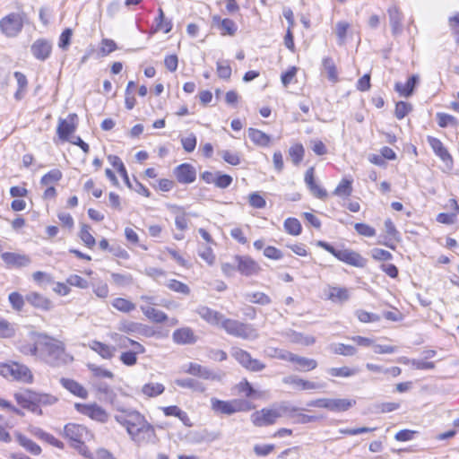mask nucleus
Returning a JSON list of instances; mask_svg holds the SVG:
<instances>
[{"mask_svg":"<svg viewBox=\"0 0 459 459\" xmlns=\"http://www.w3.org/2000/svg\"><path fill=\"white\" fill-rule=\"evenodd\" d=\"M22 27V18L19 13H12L0 20V30L7 37L17 36Z\"/></svg>","mask_w":459,"mask_h":459,"instance_id":"0eeeda50","label":"nucleus"},{"mask_svg":"<svg viewBox=\"0 0 459 459\" xmlns=\"http://www.w3.org/2000/svg\"><path fill=\"white\" fill-rule=\"evenodd\" d=\"M284 229L289 234L298 236L301 233L302 227L299 220L288 218L284 221Z\"/></svg>","mask_w":459,"mask_h":459,"instance_id":"de8ad7c7","label":"nucleus"},{"mask_svg":"<svg viewBox=\"0 0 459 459\" xmlns=\"http://www.w3.org/2000/svg\"><path fill=\"white\" fill-rule=\"evenodd\" d=\"M62 177V172L57 169H54L41 178L40 184L46 186H51L52 184L58 182Z\"/></svg>","mask_w":459,"mask_h":459,"instance_id":"a18cd8bd","label":"nucleus"},{"mask_svg":"<svg viewBox=\"0 0 459 459\" xmlns=\"http://www.w3.org/2000/svg\"><path fill=\"white\" fill-rule=\"evenodd\" d=\"M112 306L124 313H128L135 308V305L128 299L123 298H116L112 301Z\"/></svg>","mask_w":459,"mask_h":459,"instance_id":"49530a36","label":"nucleus"},{"mask_svg":"<svg viewBox=\"0 0 459 459\" xmlns=\"http://www.w3.org/2000/svg\"><path fill=\"white\" fill-rule=\"evenodd\" d=\"M330 349L333 353L342 356H353L357 352L355 347L343 343L332 344Z\"/></svg>","mask_w":459,"mask_h":459,"instance_id":"c03bdc74","label":"nucleus"},{"mask_svg":"<svg viewBox=\"0 0 459 459\" xmlns=\"http://www.w3.org/2000/svg\"><path fill=\"white\" fill-rule=\"evenodd\" d=\"M219 28L221 29L222 35H233L237 30L236 23L230 19H223L220 21Z\"/></svg>","mask_w":459,"mask_h":459,"instance_id":"13d9d810","label":"nucleus"},{"mask_svg":"<svg viewBox=\"0 0 459 459\" xmlns=\"http://www.w3.org/2000/svg\"><path fill=\"white\" fill-rule=\"evenodd\" d=\"M165 390V386L160 383H148L143 385L142 393L147 397H156L161 394Z\"/></svg>","mask_w":459,"mask_h":459,"instance_id":"58836bf2","label":"nucleus"},{"mask_svg":"<svg viewBox=\"0 0 459 459\" xmlns=\"http://www.w3.org/2000/svg\"><path fill=\"white\" fill-rule=\"evenodd\" d=\"M185 372L205 380L221 381L225 376L223 372H215L197 363H190Z\"/></svg>","mask_w":459,"mask_h":459,"instance_id":"9d476101","label":"nucleus"},{"mask_svg":"<svg viewBox=\"0 0 459 459\" xmlns=\"http://www.w3.org/2000/svg\"><path fill=\"white\" fill-rule=\"evenodd\" d=\"M327 299L333 303H344L350 299V290L344 287L329 285L325 290Z\"/></svg>","mask_w":459,"mask_h":459,"instance_id":"aec40b11","label":"nucleus"},{"mask_svg":"<svg viewBox=\"0 0 459 459\" xmlns=\"http://www.w3.org/2000/svg\"><path fill=\"white\" fill-rule=\"evenodd\" d=\"M222 329L234 337L245 340H255L258 338L257 330L250 324H245L238 320L225 318Z\"/></svg>","mask_w":459,"mask_h":459,"instance_id":"20e7f679","label":"nucleus"},{"mask_svg":"<svg viewBox=\"0 0 459 459\" xmlns=\"http://www.w3.org/2000/svg\"><path fill=\"white\" fill-rule=\"evenodd\" d=\"M90 348L97 352L101 358L109 359L114 356L116 348L98 341H92L89 344Z\"/></svg>","mask_w":459,"mask_h":459,"instance_id":"7c9ffc66","label":"nucleus"},{"mask_svg":"<svg viewBox=\"0 0 459 459\" xmlns=\"http://www.w3.org/2000/svg\"><path fill=\"white\" fill-rule=\"evenodd\" d=\"M245 297L247 301L254 304L264 306L271 303L270 297L265 293L260 291L247 293Z\"/></svg>","mask_w":459,"mask_h":459,"instance_id":"79ce46f5","label":"nucleus"},{"mask_svg":"<svg viewBox=\"0 0 459 459\" xmlns=\"http://www.w3.org/2000/svg\"><path fill=\"white\" fill-rule=\"evenodd\" d=\"M140 309L148 319L154 323H163L168 318L164 312L158 310L152 306L141 305Z\"/></svg>","mask_w":459,"mask_h":459,"instance_id":"2f4dec72","label":"nucleus"},{"mask_svg":"<svg viewBox=\"0 0 459 459\" xmlns=\"http://www.w3.org/2000/svg\"><path fill=\"white\" fill-rule=\"evenodd\" d=\"M351 193V181L342 179L334 190V195L339 196H349Z\"/></svg>","mask_w":459,"mask_h":459,"instance_id":"bf43d9fd","label":"nucleus"},{"mask_svg":"<svg viewBox=\"0 0 459 459\" xmlns=\"http://www.w3.org/2000/svg\"><path fill=\"white\" fill-rule=\"evenodd\" d=\"M75 408L79 412L84 414L91 419L100 421L106 422L108 420V413L97 403L83 404L76 403Z\"/></svg>","mask_w":459,"mask_h":459,"instance_id":"9b49d317","label":"nucleus"},{"mask_svg":"<svg viewBox=\"0 0 459 459\" xmlns=\"http://www.w3.org/2000/svg\"><path fill=\"white\" fill-rule=\"evenodd\" d=\"M142 325L132 321H124L119 325V331L126 333H135L140 331Z\"/></svg>","mask_w":459,"mask_h":459,"instance_id":"e2e57ef3","label":"nucleus"},{"mask_svg":"<svg viewBox=\"0 0 459 459\" xmlns=\"http://www.w3.org/2000/svg\"><path fill=\"white\" fill-rule=\"evenodd\" d=\"M232 181H233V178L231 176L227 175V174H222L221 172L217 171V176L215 178L214 185L219 188L224 189V188H227L228 186H230L231 185Z\"/></svg>","mask_w":459,"mask_h":459,"instance_id":"69168bd1","label":"nucleus"},{"mask_svg":"<svg viewBox=\"0 0 459 459\" xmlns=\"http://www.w3.org/2000/svg\"><path fill=\"white\" fill-rule=\"evenodd\" d=\"M12 307L16 311H21L24 306V299L22 295L18 292H12L8 297Z\"/></svg>","mask_w":459,"mask_h":459,"instance_id":"052dcab7","label":"nucleus"},{"mask_svg":"<svg viewBox=\"0 0 459 459\" xmlns=\"http://www.w3.org/2000/svg\"><path fill=\"white\" fill-rule=\"evenodd\" d=\"M76 120H77L76 114H69L66 118L59 119V123L57 126V134L61 140H63V141L69 140V136L76 129Z\"/></svg>","mask_w":459,"mask_h":459,"instance_id":"4468645a","label":"nucleus"},{"mask_svg":"<svg viewBox=\"0 0 459 459\" xmlns=\"http://www.w3.org/2000/svg\"><path fill=\"white\" fill-rule=\"evenodd\" d=\"M0 374L4 377L22 383H31L33 380V375L26 365L13 361L0 364Z\"/></svg>","mask_w":459,"mask_h":459,"instance_id":"39448f33","label":"nucleus"},{"mask_svg":"<svg viewBox=\"0 0 459 459\" xmlns=\"http://www.w3.org/2000/svg\"><path fill=\"white\" fill-rule=\"evenodd\" d=\"M323 67L324 70L327 73V78L331 82H336L338 81V74L333 60L330 57H325L323 59Z\"/></svg>","mask_w":459,"mask_h":459,"instance_id":"37998d69","label":"nucleus"},{"mask_svg":"<svg viewBox=\"0 0 459 459\" xmlns=\"http://www.w3.org/2000/svg\"><path fill=\"white\" fill-rule=\"evenodd\" d=\"M305 183L309 188L310 192L317 198L324 199L326 197L327 193L320 186L315 182L314 168H309L305 174Z\"/></svg>","mask_w":459,"mask_h":459,"instance_id":"412c9836","label":"nucleus"},{"mask_svg":"<svg viewBox=\"0 0 459 459\" xmlns=\"http://www.w3.org/2000/svg\"><path fill=\"white\" fill-rule=\"evenodd\" d=\"M197 314L208 324L222 327L225 316L218 311L208 307L202 306L196 309Z\"/></svg>","mask_w":459,"mask_h":459,"instance_id":"f3484780","label":"nucleus"},{"mask_svg":"<svg viewBox=\"0 0 459 459\" xmlns=\"http://www.w3.org/2000/svg\"><path fill=\"white\" fill-rule=\"evenodd\" d=\"M328 374L332 377H350L355 376L359 372L357 368H349V367H342V368H330L327 370Z\"/></svg>","mask_w":459,"mask_h":459,"instance_id":"a19ab883","label":"nucleus"},{"mask_svg":"<svg viewBox=\"0 0 459 459\" xmlns=\"http://www.w3.org/2000/svg\"><path fill=\"white\" fill-rule=\"evenodd\" d=\"M350 24L347 22H339L335 25V33L338 38V44L343 45L346 40V35Z\"/></svg>","mask_w":459,"mask_h":459,"instance_id":"864d4df0","label":"nucleus"},{"mask_svg":"<svg viewBox=\"0 0 459 459\" xmlns=\"http://www.w3.org/2000/svg\"><path fill=\"white\" fill-rule=\"evenodd\" d=\"M181 143L186 152H192L196 146V137L194 134L181 138Z\"/></svg>","mask_w":459,"mask_h":459,"instance_id":"774afa93","label":"nucleus"},{"mask_svg":"<svg viewBox=\"0 0 459 459\" xmlns=\"http://www.w3.org/2000/svg\"><path fill=\"white\" fill-rule=\"evenodd\" d=\"M25 300L36 308L42 310H49L52 308V302L38 292L27 294Z\"/></svg>","mask_w":459,"mask_h":459,"instance_id":"b1692460","label":"nucleus"},{"mask_svg":"<svg viewBox=\"0 0 459 459\" xmlns=\"http://www.w3.org/2000/svg\"><path fill=\"white\" fill-rule=\"evenodd\" d=\"M356 403L355 400L351 399H330L329 398V411L340 412L348 411L350 408L354 406Z\"/></svg>","mask_w":459,"mask_h":459,"instance_id":"f704fd0d","label":"nucleus"},{"mask_svg":"<svg viewBox=\"0 0 459 459\" xmlns=\"http://www.w3.org/2000/svg\"><path fill=\"white\" fill-rule=\"evenodd\" d=\"M247 133L250 140L257 145L267 146L270 143V136L258 129L249 128Z\"/></svg>","mask_w":459,"mask_h":459,"instance_id":"e433bc0d","label":"nucleus"},{"mask_svg":"<svg viewBox=\"0 0 459 459\" xmlns=\"http://www.w3.org/2000/svg\"><path fill=\"white\" fill-rule=\"evenodd\" d=\"M284 335L289 339L290 342L304 346H310L316 342V338L312 335H306L302 333L296 332L289 329L284 333Z\"/></svg>","mask_w":459,"mask_h":459,"instance_id":"393cba45","label":"nucleus"},{"mask_svg":"<svg viewBox=\"0 0 459 459\" xmlns=\"http://www.w3.org/2000/svg\"><path fill=\"white\" fill-rule=\"evenodd\" d=\"M290 362L298 365L297 370L299 371H311L317 367V361L314 359H309L292 353Z\"/></svg>","mask_w":459,"mask_h":459,"instance_id":"c756f323","label":"nucleus"},{"mask_svg":"<svg viewBox=\"0 0 459 459\" xmlns=\"http://www.w3.org/2000/svg\"><path fill=\"white\" fill-rule=\"evenodd\" d=\"M115 420L126 429L130 439L137 446L155 444L158 440L154 426L136 410H121L115 415Z\"/></svg>","mask_w":459,"mask_h":459,"instance_id":"f257e3e1","label":"nucleus"},{"mask_svg":"<svg viewBox=\"0 0 459 459\" xmlns=\"http://www.w3.org/2000/svg\"><path fill=\"white\" fill-rule=\"evenodd\" d=\"M39 347V359L51 366L58 367L73 361V357L65 352L63 342L48 335L41 333Z\"/></svg>","mask_w":459,"mask_h":459,"instance_id":"f03ea898","label":"nucleus"},{"mask_svg":"<svg viewBox=\"0 0 459 459\" xmlns=\"http://www.w3.org/2000/svg\"><path fill=\"white\" fill-rule=\"evenodd\" d=\"M96 390L100 394L102 395V399L108 403H113L116 399V393L114 390L106 383L98 382L94 384Z\"/></svg>","mask_w":459,"mask_h":459,"instance_id":"4c0bfd02","label":"nucleus"},{"mask_svg":"<svg viewBox=\"0 0 459 459\" xmlns=\"http://www.w3.org/2000/svg\"><path fill=\"white\" fill-rule=\"evenodd\" d=\"M163 412L166 416H175L178 417L185 425L190 426L188 423L189 418L186 411H182L176 405L164 407Z\"/></svg>","mask_w":459,"mask_h":459,"instance_id":"ea45409f","label":"nucleus"},{"mask_svg":"<svg viewBox=\"0 0 459 459\" xmlns=\"http://www.w3.org/2000/svg\"><path fill=\"white\" fill-rule=\"evenodd\" d=\"M282 383L291 386L296 391H310L320 389L325 386L324 384L306 380L297 375H289L284 377L282 378Z\"/></svg>","mask_w":459,"mask_h":459,"instance_id":"1a4fd4ad","label":"nucleus"},{"mask_svg":"<svg viewBox=\"0 0 459 459\" xmlns=\"http://www.w3.org/2000/svg\"><path fill=\"white\" fill-rule=\"evenodd\" d=\"M267 355L271 358H275L290 362L292 352L278 348H269L267 350Z\"/></svg>","mask_w":459,"mask_h":459,"instance_id":"3c124183","label":"nucleus"},{"mask_svg":"<svg viewBox=\"0 0 459 459\" xmlns=\"http://www.w3.org/2000/svg\"><path fill=\"white\" fill-rule=\"evenodd\" d=\"M64 432L65 436L74 442V444L84 443L91 437V433L84 426L74 423L66 424Z\"/></svg>","mask_w":459,"mask_h":459,"instance_id":"f8f14e48","label":"nucleus"},{"mask_svg":"<svg viewBox=\"0 0 459 459\" xmlns=\"http://www.w3.org/2000/svg\"><path fill=\"white\" fill-rule=\"evenodd\" d=\"M335 257L352 266L364 267L366 265V260L357 252L351 249H339L335 254Z\"/></svg>","mask_w":459,"mask_h":459,"instance_id":"2eb2a0df","label":"nucleus"},{"mask_svg":"<svg viewBox=\"0 0 459 459\" xmlns=\"http://www.w3.org/2000/svg\"><path fill=\"white\" fill-rule=\"evenodd\" d=\"M428 142L431 146L433 152L437 155L444 162L448 163L452 162V157L443 145L441 141L437 138L429 136L428 138Z\"/></svg>","mask_w":459,"mask_h":459,"instance_id":"bb28decb","label":"nucleus"},{"mask_svg":"<svg viewBox=\"0 0 459 459\" xmlns=\"http://www.w3.org/2000/svg\"><path fill=\"white\" fill-rule=\"evenodd\" d=\"M175 176L179 183L190 184L196 178V171L195 168L187 163L178 166L174 170Z\"/></svg>","mask_w":459,"mask_h":459,"instance_id":"a211bd4d","label":"nucleus"},{"mask_svg":"<svg viewBox=\"0 0 459 459\" xmlns=\"http://www.w3.org/2000/svg\"><path fill=\"white\" fill-rule=\"evenodd\" d=\"M419 82V76L418 75H411L408 81L406 82V83H402V82H396L395 85H394V90L403 97H405V98H408L410 97L412 92H413V90L416 86V84L418 83Z\"/></svg>","mask_w":459,"mask_h":459,"instance_id":"cd10ccee","label":"nucleus"},{"mask_svg":"<svg viewBox=\"0 0 459 459\" xmlns=\"http://www.w3.org/2000/svg\"><path fill=\"white\" fill-rule=\"evenodd\" d=\"M217 74L221 79L228 80L231 75V67L228 61L217 62Z\"/></svg>","mask_w":459,"mask_h":459,"instance_id":"680f3d73","label":"nucleus"},{"mask_svg":"<svg viewBox=\"0 0 459 459\" xmlns=\"http://www.w3.org/2000/svg\"><path fill=\"white\" fill-rule=\"evenodd\" d=\"M165 285L170 290L178 292V293H181V294H185V295H188L190 293V289L186 283L181 282L175 279H171V280L168 281L165 283Z\"/></svg>","mask_w":459,"mask_h":459,"instance_id":"09e8293b","label":"nucleus"},{"mask_svg":"<svg viewBox=\"0 0 459 459\" xmlns=\"http://www.w3.org/2000/svg\"><path fill=\"white\" fill-rule=\"evenodd\" d=\"M175 384L178 386H180L183 388H188V389H191L192 391L197 392V393H204L206 391L205 385L202 382H200L195 378L187 377V378H182V379H176Z\"/></svg>","mask_w":459,"mask_h":459,"instance_id":"72a5a7b5","label":"nucleus"},{"mask_svg":"<svg viewBox=\"0 0 459 459\" xmlns=\"http://www.w3.org/2000/svg\"><path fill=\"white\" fill-rule=\"evenodd\" d=\"M16 439L22 447L33 455H39L41 453L40 446L24 435L16 433Z\"/></svg>","mask_w":459,"mask_h":459,"instance_id":"c9c22d12","label":"nucleus"},{"mask_svg":"<svg viewBox=\"0 0 459 459\" xmlns=\"http://www.w3.org/2000/svg\"><path fill=\"white\" fill-rule=\"evenodd\" d=\"M80 238L82 241L89 247H92L95 245V238L90 232V227L82 225L80 231Z\"/></svg>","mask_w":459,"mask_h":459,"instance_id":"0e129e2a","label":"nucleus"},{"mask_svg":"<svg viewBox=\"0 0 459 459\" xmlns=\"http://www.w3.org/2000/svg\"><path fill=\"white\" fill-rule=\"evenodd\" d=\"M173 212L177 213L175 218V224L178 230H185L187 228V220L185 212H181V208L178 206H171Z\"/></svg>","mask_w":459,"mask_h":459,"instance_id":"603ef678","label":"nucleus"},{"mask_svg":"<svg viewBox=\"0 0 459 459\" xmlns=\"http://www.w3.org/2000/svg\"><path fill=\"white\" fill-rule=\"evenodd\" d=\"M88 368L92 372V374L95 377H100V378H113L114 377V374L111 371L102 368L101 367H99L95 364H88Z\"/></svg>","mask_w":459,"mask_h":459,"instance_id":"4d7b16f0","label":"nucleus"},{"mask_svg":"<svg viewBox=\"0 0 459 459\" xmlns=\"http://www.w3.org/2000/svg\"><path fill=\"white\" fill-rule=\"evenodd\" d=\"M41 333H31V343H23L20 346L19 350L22 353L25 355H30L37 357L39 359V342H40Z\"/></svg>","mask_w":459,"mask_h":459,"instance_id":"5701e85b","label":"nucleus"},{"mask_svg":"<svg viewBox=\"0 0 459 459\" xmlns=\"http://www.w3.org/2000/svg\"><path fill=\"white\" fill-rule=\"evenodd\" d=\"M15 399L22 407L28 409L33 412L37 411V406H35L34 392L25 391L22 394H16Z\"/></svg>","mask_w":459,"mask_h":459,"instance_id":"c85d7f7f","label":"nucleus"},{"mask_svg":"<svg viewBox=\"0 0 459 459\" xmlns=\"http://www.w3.org/2000/svg\"><path fill=\"white\" fill-rule=\"evenodd\" d=\"M52 41L47 39H38L30 46L32 56L39 61L47 60L52 53Z\"/></svg>","mask_w":459,"mask_h":459,"instance_id":"ddd939ff","label":"nucleus"},{"mask_svg":"<svg viewBox=\"0 0 459 459\" xmlns=\"http://www.w3.org/2000/svg\"><path fill=\"white\" fill-rule=\"evenodd\" d=\"M297 411V408L290 406L287 403H281L275 407L264 408L255 411L251 415V421L256 427L269 426L275 423L277 419L282 416L292 417V413Z\"/></svg>","mask_w":459,"mask_h":459,"instance_id":"7ed1b4c3","label":"nucleus"},{"mask_svg":"<svg viewBox=\"0 0 459 459\" xmlns=\"http://www.w3.org/2000/svg\"><path fill=\"white\" fill-rule=\"evenodd\" d=\"M235 262L237 263L238 271L246 276L256 274L260 270L258 264L249 256L237 255Z\"/></svg>","mask_w":459,"mask_h":459,"instance_id":"dca6fc26","label":"nucleus"},{"mask_svg":"<svg viewBox=\"0 0 459 459\" xmlns=\"http://www.w3.org/2000/svg\"><path fill=\"white\" fill-rule=\"evenodd\" d=\"M231 356L247 370L258 372L265 368V365L263 362L252 358L250 353L240 348H233L231 351Z\"/></svg>","mask_w":459,"mask_h":459,"instance_id":"6e6552de","label":"nucleus"},{"mask_svg":"<svg viewBox=\"0 0 459 459\" xmlns=\"http://www.w3.org/2000/svg\"><path fill=\"white\" fill-rule=\"evenodd\" d=\"M61 384L65 389L80 398H86L88 395L87 390L73 379L62 378Z\"/></svg>","mask_w":459,"mask_h":459,"instance_id":"473e14b6","label":"nucleus"},{"mask_svg":"<svg viewBox=\"0 0 459 459\" xmlns=\"http://www.w3.org/2000/svg\"><path fill=\"white\" fill-rule=\"evenodd\" d=\"M172 337L173 341L178 344H193L196 342V336L189 327L176 330Z\"/></svg>","mask_w":459,"mask_h":459,"instance_id":"4be33fe9","label":"nucleus"},{"mask_svg":"<svg viewBox=\"0 0 459 459\" xmlns=\"http://www.w3.org/2000/svg\"><path fill=\"white\" fill-rule=\"evenodd\" d=\"M453 204H454V207H455V213H453V214H449V213H445V212H441L439 213L437 216V221L439 222V223H443V224H453L455 222V215L457 213H459V206L457 204V203L453 200Z\"/></svg>","mask_w":459,"mask_h":459,"instance_id":"6e6d98bb","label":"nucleus"},{"mask_svg":"<svg viewBox=\"0 0 459 459\" xmlns=\"http://www.w3.org/2000/svg\"><path fill=\"white\" fill-rule=\"evenodd\" d=\"M355 315L361 323L378 322L381 318L377 314L370 313L363 309L356 310Z\"/></svg>","mask_w":459,"mask_h":459,"instance_id":"8fccbe9b","label":"nucleus"},{"mask_svg":"<svg viewBox=\"0 0 459 459\" xmlns=\"http://www.w3.org/2000/svg\"><path fill=\"white\" fill-rule=\"evenodd\" d=\"M437 124L440 127H446L449 125L456 126L457 120L455 117L446 114V113H437Z\"/></svg>","mask_w":459,"mask_h":459,"instance_id":"338daca9","label":"nucleus"},{"mask_svg":"<svg viewBox=\"0 0 459 459\" xmlns=\"http://www.w3.org/2000/svg\"><path fill=\"white\" fill-rule=\"evenodd\" d=\"M304 148L301 144H296L290 148L289 154L295 165L300 163L304 157Z\"/></svg>","mask_w":459,"mask_h":459,"instance_id":"5fc2aeb1","label":"nucleus"},{"mask_svg":"<svg viewBox=\"0 0 459 459\" xmlns=\"http://www.w3.org/2000/svg\"><path fill=\"white\" fill-rule=\"evenodd\" d=\"M1 257L8 267H25L31 262L28 255L13 252H4Z\"/></svg>","mask_w":459,"mask_h":459,"instance_id":"6ab92c4d","label":"nucleus"},{"mask_svg":"<svg viewBox=\"0 0 459 459\" xmlns=\"http://www.w3.org/2000/svg\"><path fill=\"white\" fill-rule=\"evenodd\" d=\"M390 25L392 27L393 34L396 35L402 32V20L403 14L397 6L394 5L387 10Z\"/></svg>","mask_w":459,"mask_h":459,"instance_id":"a878e982","label":"nucleus"},{"mask_svg":"<svg viewBox=\"0 0 459 459\" xmlns=\"http://www.w3.org/2000/svg\"><path fill=\"white\" fill-rule=\"evenodd\" d=\"M211 408L215 413L225 415H232L236 412L249 410L248 403L244 400L223 401L215 397L211 398Z\"/></svg>","mask_w":459,"mask_h":459,"instance_id":"423d86ee","label":"nucleus"}]
</instances>
